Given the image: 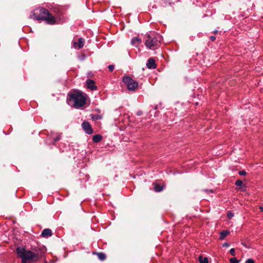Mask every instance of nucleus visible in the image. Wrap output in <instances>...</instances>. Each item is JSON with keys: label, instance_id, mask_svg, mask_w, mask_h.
Masks as SVG:
<instances>
[{"label": "nucleus", "instance_id": "25", "mask_svg": "<svg viewBox=\"0 0 263 263\" xmlns=\"http://www.w3.org/2000/svg\"><path fill=\"white\" fill-rule=\"evenodd\" d=\"M245 263H255V261L253 259L249 258L246 260Z\"/></svg>", "mask_w": 263, "mask_h": 263}, {"label": "nucleus", "instance_id": "30", "mask_svg": "<svg viewBox=\"0 0 263 263\" xmlns=\"http://www.w3.org/2000/svg\"><path fill=\"white\" fill-rule=\"evenodd\" d=\"M205 191L207 192H210V193H213V191L211 190H205Z\"/></svg>", "mask_w": 263, "mask_h": 263}, {"label": "nucleus", "instance_id": "3", "mask_svg": "<svg viewBox=\"0 0 263 263\" xmlns=\"http://www.w3.org/2000/svg\"><path fill=\"white\" fill-rule=\"evenodd\" d=\"M29 18L36 21H45L50 25H53L56 23L54 16L49 12L48 10L43 7L34 9Z\"/></svg>", "mask_w": 263, "mask_h": 263}, {"label": "nucleus", "instance_id": "21", "mask_svg": "<svg viewBox=\"0 0 263 263\" xmlns=\"http://www.w3.org/2000/svg\"><path fill=\"white\" fill-rule=\"evenodd\" d=\"M233 216H234V214L232 212L229 211L227 213V217L229 219H231Z\"/></svg>", "mask_w": 263, "mask_h": 263}, {"label": "nucleus", "instance_id": "13", "mask_svg": "<svg viewBox=\"0 0 263 263\" xmlns=\"http://www.w3.org/2000/svg\"><path fill=\"white\" fill-rule=\"evenodd\" d=\"M92 254L93 255H96L98 256V258L101 261L105 260L106 258V255L103 252H93Z\"/></svg>", "mask_w": 263, "mask_h": 263}, {"label": "nucleus", "instance_id": "16", "mask_svg": "<svg viewBox=\"0 0 263 263\" xmlns=\"http://www.w3.org/2000/svg\"><path fill=\"white\" fill-rule=\"evenodd\" d=\"M102 140V136L99 134L95 135L92 137V141L95 143H98Z\"/></svg>", "mask_w": 263, "mask_h": 263}, {"label": "nucleus", "instance_id": "28", "mask_svg": "<svg viewBox=\"0 0 263 263\" xmlns=\"http://www.w3.org/2000/svg\"><path fill=\"white\" fill-rule=\"evenodd\" d=\"M210 39L211 41L214 42L216 40V37L214 36H211L210 37Z\"/></svg>", "mask_w": 263, "mask_h": 263}, {"label": "nucleus", "instance_id": "15", "mask_svg": "<svg viewBox=\"0 0 263 263\" xmlns=\"http://www.w3.org/2000/svg\"><path fill=\"white\" fill-rule=\"evenodd\" d=\"M153 186L154 190L156 192H160L163 189V186L158 183H153Z\"/></svg>", "mask_w": 263, "mask_h": 263}, {"label": "nucleus", "instance_id": "23", "mask_svg": "<svg viewBox=\"0 0 263 263\" xmlns=\"http://www.w3.org/2000/svg\"><path fill=\"white\" fill-rule=\"evenodd\" d=\"M108 68L109 69V70L112 72L115 69V66L114 65H110L108 66Z\"/></svg>", "mask_w": 263, "mask_h": 263}, {"label": "nucleus", "instance_id": "17", "mask_svg": "<svg viewBox=\"0 0 263 263\" xmlns=\"http://www.w3.org/2000/svg\"><path fill=\"white\" fill-rule=\"evenodd\" d=\"M90 116H91V119L93 121L99 120H100V119H101L102 118V116L101 115H93V114H91V115H90Z\"/></svg>", "mask_w": 263, "mask_h": 263}, {"label": "nucleus", "instance_id": "5", "mask_svg": "<svg viewBox=\"0 0 263 263\" xmlns=\"http://www.w3.org/2000/svg\"><path fill=\"white\" fill-rule=\"evenodd\" d=\"M122 81L126 84L129 90L135 91L138 87V83L130 76H124Z\"/></svg>", "mask_w": 263, "mask_h": 263}, {"label": "nucleus", "instance_id": "14", "mask_svg": "<svg viewBox=\"0 0 263 263\" xmlns=\"http://www.w3.org/2000/svg\"><path fill=\"white\" fill-rule=\"evenodd\" d=\"M230 234V232L228 230H224L219 233V239L223 240L228 235Z\"/></svg>", "mask_w": 263, "mask_h": 263}, {"label": "nucleus", "instance_id": "10", "mask_svg": "<svg viewBox=\"0 0 263 263\" xmlns=\"http://www.w3.org/2000/svg\"><path fill=\"white\" fill-rule=\"evenodd\" d=\"M146 66L148 69H154L157 67V64L153 58H149L146 63Z\"/></svg>", "mask_w": 263, "mask_h": 263}, {"label": "nucleus", "instance_id": "24", "mask_svg": "<svg viewBox=\"0 0 263 263\" xmlns=\"http://www.w3.org/2000/svg\"><path fill=\"white\" fill-rule=\"evenodd\" d=\"M246 174V172L244 170L240 171L238 172V174L241 176H245Z\"/></svg>", "mask_w": 263, "mask_h": 263}, {"label": "nucleus", "instance_id": "19", "mask_svg": "<svg viewBox=\"0 0 263 263\" xmlns=\"http://www.w3.org/2000/svg\"><path fill=\"white\" fill-rule=\"evenodd\" d=\"M242 184H243L242 181L241 180H237L235 182V184L236 186H240V187L242 185Z\"/></svg>", "mask_w": 263, "mask_h": 263}, {"label": "nucleus", "instance_id": "22", "mask_svg": "<svg viewBox=\"0 0 263 263\" xmlns=\"http://www.w3.org/2000/svg\"><path fill=\"white\" fill-rule=\"evenodd\" d=\"M230 253L231 254V255H232L233 256H235L236 254H235V249L234 248L231 249L230 250Z\"/></svg>", "mask_w": 263, "mask_h": 263}, {"label": "nucleus", "instance_id": "27", "mask_svg": "<svg viewBox=\"0 0 263 263\" xmlns=\"http://www.w3.org/2000/svg\"><path fill=\"white\" fill-rule=\"evenodd\" d=\"M229 246H230V243H229L228 242H224L222 244L223 247H228Z\"/></svg>", "mask_w": 263, "mask_h": 263}, {"label": "nucleus", "instance_id": "4", "mask_svg": "<svg viewBox=\"0 0 263 263\" xmlns=\"http://www.w3.org/2000/svg\"><path fill=\"white\" fill-rule=\"evenodd\" d=\"M162 40V36L154 31L146 33L144 36L145 45L147 48L151 50H155L159 48Z\"/></svg>", "mask_w": 263, "mask_h": 263}, {"label": "nucleus", "instance_id": "31", "mask_svg": "<svg viewBox=\"0 0 263 263\" xmlns=\"http://www.w3.org/2000/svg\"><path fill=\"white\" fill-rule=\"evenodd\" d=\"M217 32H218V31H217V30H214V31L213 32V33L214 34H216V33H217Z\"/></svg>", "mask_w": 263, "mask_h": 263}, {"label": "nucleus", "instance_id": "11", "mask_svg": "<svg viewBox=\"0 0 263 263\" xmlns=\"http://www.w3.org/2000/svg\"><path fill=\"white\" fill-rule=\"evenodd\" d=\"M131 44L136 47H138L142 43L141 39L139 37H135L131 40Z\"/></svg>", "mask_w": 263, "mask_h": 263}, {"label": "nucleus", "instance_id": "12", "mask_svg": "<svg viewBox=\"0 0 263 263\" xmlns=\"http://www.w3.org/2000/svg\"><path fill=\"white\" fill-rule=\"evenodd\" d=\"M52 234V232L50 229H45L42 232L41 235L43 237L48 238Z\"/></svg>", "mask_w": 263, "mask_h": 263}, {"label": "nucleus", "instance_id": "9", "mask_svg": "<svg viewBox=\"0 0 263 263\" xmlns=\"http://www.w3.org/2000/svg\"><path fill=\"white\" fill-rule=\"evenodd\" d=\"M86 85L87 86V88L91 90H95L97 89V86L95 84V81L88 79L86 81Z\"/></svg>", "mask_w": 263, "mask_h": 263}, {"label": "nucleus", "instance_id": "6", "mask_svg": "<svg viewBox=\"0 0 263 263\" xmlns=\"http://www.w3.org/2000/svg\"><path fill=\"white\" fill-rule=\"evenodd\" d=\"M61 134L54 132H51L48 136V139L53 145H55V143L61 139Z\"/></svg>", "mask_w": 263, "mask_h": 263}, {"label": "nucleus", "instance_id": "2", "mask_svg": "<svg viewBox=\"0 0 263 263\" xmlns=\"http://www.w3.org/2000/svg\"><path fill=\"white\" fill-rule=\"evenodd\" d=\"M86 99V93L79 90H74L68 93L67 102L72 107L78 109L85 105Z\"/></svg>", "mask_w": 263, "mask_h": 263}, {"label": "nucleus", "instance_id": "1", "mask_svg": "<svg viewBox=\"0 0 263 263\" xmlns=\"http://www.w3.org/2000/svg\"><path fill=\"white\" fill-rule=\"evenodd\" d=\"M17 257L21 258V263H32L40 259L44 254L39 249L26 250L25 247H18L16 249Z\"/></svg>", "mask_w": 263, "mask_h": 263}, {"label": "nucleus", "instance_id": "29", "mask_svg": "<svg viewBox=\"0 0 263 263\" xmlns=\"http://www.w3.org/2000/svg\"><path fill=\"white\" fill-rule=\"evenodd\" d=\"M259 209V210H260L261 212H263V205L262 206H260Z\"/></svg>", "mask_w": 263, "mask_h": 263}, {"label": "nucleus", "instance_id": "20", "mask_svg": "<svg viewBox=\"0 0 263 263\" xmlns=\"http://www.w3.org/2000/svg\"><path fill=\"white\" fill-rule=\"evenodd\" d=\"M230 262L231 263H239V261L236 258L233 257L230 258Z\"/></svg>", "mask_w": 263, "mask_h": 263}, {"label": "nucleus", "instance_id": "8", "mask_svg": "<svg viewBox=\"0 0 263 263\" xmlns=\"http://www.w3.org/2000/svg\"><path fill=\"white\" fill-rule=\"evenodd\" d=\"M85 41L82 37H80L78 39V42H74L73 43L72 46L73 48L76 49H80L84 47Z\"/></svg>", "mask_w": 263, "mask_h": 263}, {"label": "nucleus", "instance_id": "18", "mask_svg": "<svg viewBox=\"0 0 263 263\" xmlns=\"http://www.w3.org/2000/svg\"><path fill=\"white\" fill-rule=\"evenodd\" d=\"M198 259L200 263H208V258L206 257H203L200 255L199 256Z\"/></svg>", "mask_w": 263, "mask_h": 263}, {"label": "nucleus", "instance_id": "26", "mask_svg": "<svg viewBox=\"0 0 263 263\" xmlns=\"http://www.w3.org/2000/svg\"><path fill=\"white\" fill-rule=\"evenodd\" d=\"M163 3H164V6H167V4L171 5L172 4L171 2H168V1H167V0H165L163 2Z\"/></svg>", "mask_w": 263, "mask_h": 263}, {"label": "nucleus", "instance_id": "7", "mask_svg": "<svg viewBox=\"0 0 263 263\" xmlns=\"http://www.w3.org/2000/svg\"><path fill=\"white\" fill-rule=\"evenodd\" d=\"M82 128L83 130L88 135H91L93 133V129L90 124L87 121H84L82 123Z\"/></svg>", "mask_w": 263, "mask_h": 263}]
</instances>
